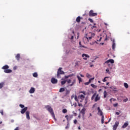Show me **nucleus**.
I'll list each match as a JSON object with an SVG mask.
<instances>
[{
  "instance_id": "1",
  "label": "nucleus",
  "mask_w": 130,
  "mask_h": 130,
  "mask_svg": "<svg viewBox=\"0 0 130 130\" xmlns=\"http://www.w3.org/2000/svg\"><path fill=\"white\" fill-rule=\"evenodd\" d=\"M98 115H100V116H102V123L103 124L104 123V115H103V112L102 111V110L100 109V107H98Z\"/></svg>"
},
{
  "instance_id": "2",
  "label": "nucleus",
  "mask_w": 130,
  "mask_h": 130,
  "mask_svg": "<svg viewBox=\"0 0 130 130\" xmlns=\"http://www.w3.org/2000/svg\"><path fill=\"white\" fill-rule=\"evenodd\" d=\"M2 70H4V72L6 74H10L13 72L12 70L9 69V66L5 65L2 68Z\"/></svg>"
},
{
  "instance_id": "3",
  "label": "nucleus",
  "mask_w": 130,
  "mask_h": 130,
  "mask_svg": "<svg viewBox=\"0 0 130 130\" xmlns=\"http://www.w3.org/2000/svg\"><path fill=\"white\" fill-rule=\"evenodd\" d=\"M45 108H46L47 110L51 113V115L53 116V117L55 118V115H54V112H53V109H52V108L50 106H46Z\"/></svg>"
},
{
  "instance_id": "4",
  "label": "nucleus",
  "mask_w": 130,
  "mask_h": 130,
  "mask_svg": "<svg viewBox=\"0 0 130 130\" xmlns=\"http://www.w3.org/2000/svg\"><path fill=\"white\" fill-rule=\"evenodd\" d=\"M61 70H62V68H59L57 72V78L58 79H60L61 78L60 75H64V72H63Z\"/></svg>"
},
{
  "instance_id": "5",
  "label": "nucleus",
  "mask_w": 130,
  "mask_h": 130,
  "mask_svg": "<svg viewBox=\"0 0 130 130\" xmlns=\"http://www.w3.org/2000/svg\"><path fill=\"white\" fill-rule=\"evenodd\" d=\"M89 17H95V16H97V13H94L93 10H90L89 13Z\"/></svg>"
},
{
  "instance_id": "6",
  "label": "nucleus",
  "mask_w": 130,
  "mask_h": 130,
  "mask_svg": "<svg viewBox=\"0 0 130 130\" xmlns=\"http://www.w3.org/2000/svg\"><path fill=\"white\" fill-rule=\"evenodd\" d=\"M119 124V122L118 121L115 122L114 125L113 126V129L116 130V128H117V126H118Z\"/></svg>"
},
{
  "instance_id": "7",
  "label": "nucleus",
  "mask_w": 130,
  "mask_h": 130,
  "mask_svg": "<svg viewBox=\"0 0 130 130\" xmlns=\"http://www.w3.org/2000/svg\"><path fill=\"white\" fill-rule=\"evenodd\" d=\"M51 82L52 84H57V79H55L54 77H52L51 79Z\"/></svg>"
},
{
  "instance_id": "8",
  "label": "nucleus",
  "mask_w": 130,
  "mask_h": 130,
  "mask_svg": "<svg viewBox=\"0 0 130 130\" xmlns=\"http://www.w3.org/2000/svg\"><path fill=\"white\" fill-rule=\"evenodd\" d=\"M27 109H28V107H24L23 109H22L21 110L20 113H21V114H24V113H25L26 112H27Z\"/></svg>"
},
{
  "instance_id": "9",
  "label": "nucleus",
  "mask_w": 130,
  "mask_h": 130,
  "mask_svg": "<svg viewBox=\"0 0 130 130\" xmlns=\"http://www.w3.org/2000/svg\"><path fill=\"white\" fill-rule=\"evenodd\" d=\"M66 118L67 119L68 122H69V119H72L74 117V115H66L65 116Z\"/></svg>"
},
{
  "instance_id": "10",
  "label": "nucleus",
  "mask_w": 130,
  "mask_h": 130,
  "mask_svg": "<svg viewBox=\"0 0 130 130\" xmlns=\"http://www.w3.org/2000/svg\"><path fill=\"white\" fill-rule=\"evenodd\" d=\"M25 114H26L27 119H28V120H30V112H29L28 111H27L25 112Z\"/></svg>"
},
{
  "instance_id": "11",
  "label": "nucleus",
  "mask_w": 130,
  "mask_h": 130,
  "mask_svg": "<svg viewBox=\"0 0 130 130\" xmlns=\"http://www.w3.org/2000/svg\"><path fill=\"white\" fill-rule=\"evenodd\" d=\"M109 62H110L111 63H114V60H113L112 59H110L107 60L105 62V63H109Z\"/></svg>"
},
{
  "instance_id": "12",
  "label": "nucleus",
  "mask_w": 130,
  "mask_h": 130,
  "mask_svg": "<svg viewBox=\"0 0 130 130\" xmlns=\"http://www.w3.org/2000/svg\"><path fill=\"white\" fill-rule=\"evenodd\" d=\"M99 100H100V96H99V94H97L95 98L94 101L95 102H97Z\"/></svg>"
},
{
  "instance_id": "13",
  "label": "nucleus",
  "mask_w": 130,
  "mask_h": 130,
  "mask_svg": "<svg viewBox=\"0 0 130 130\" xmlns=\"http://www.w3.org/2000/svg\"><path fill=\"white\" fill-rule=\"evenodd\" d=\"M85 111H86V109L85 108H83L80 111L81 113H82V116H85Z\"/></svg>"
},
{
  "instance_id": "14",
  "label": "nucleus",
  "mask_w": 130,
  "mask_h": 130,
  "mask_svg": "<svg viewBox=\"0 0 130 130\" xmlns=\"http://www.w3.org/2000/svg\"><path fill=\"white\" fill-rule=\"evenodd\" d=\"M35 92V88L34 87H31L30 89L29 90V93L30 94H33Z\"/></svg>"
},
{
  "instance_id": "15",
  "label": "nucleus",
  "mask_w": 130,
  "mask_h": 130,
  "mask_svg": "<svg viewBox=\"0 0 130 130\" xmlns=\"http://www.w3.org/2000/svg\"><path fill=\"white\" fill-rule=\"evenodd\" d=\"M127 125H128V122H126L124 123V124L122 126V128H125V127H126V126H127Z\"/></svg>"
},
{
  "instance_id": "16",
  "label": "nucleus",
  "mask_w": 130,
  "mask_h": 130,
  "mask_svg": "<svg viewBox=\"0 0 130 130\" xmlns=\"http://www.w3.org/2000/svg\"><path fill=\"white\" fill-rule=\"evenodd\" d=\"M110 89H112V90H113V91H114V92H117V90L116 89V87L115 86H112L110 87Z\"/></svg>"
},
{
  "instance_id": "17",
  "label": "nucleus",
  "mask_w": 130,
  "mask_h": 130,
  "mask_svg": "<svg viewBox=\"0 0 130 130\" xmlns=\"http://www.w3.org/2000/svg\"><path fill=\"white\" fill-rule=\"evenodd\" d=\"M81 19H82V18H81L80 16L77 17V18H76V22L77 23H80V22H81Z\"/></svg>"
},
{
  "instance_id": "18",
  "label": "nucleus",
  "mask_w": 130,
  "mask_h": 130,
  "mask_svg": "<svg viewBox=\"0 0 130 130\" xmlns=\"http://www.w3.org/2000/svg\"><path fill=\"white\" fill-rule=\"evenodd\" d=\"M82 57H86L88 58L90 57V56H89V55L86 54H82Z\"/></svg>"
},
{
  "instance_id": "19",
  "label": "nucleus",
  "mask_w": 130,
  "mask_h": 130,
  "mask_svg": "<svg viewBox=\"0 0 130 130\" xmlns=\"http://www.w3.org/2000/svg\"><path fill=\"white\" fill-rule=\"evenodd\" d=\"M77 79H78L79 83H81V82H82V78L79 75L77 76Z\"/></svg>"
},
{
  "instance_id": "20",
  "label": "nucleus",
  "mask_w": 130,
  "mask_h": 130,
  "mask_svg": "<svg viewBox=\"0 0 130 130\" xmlns=\"http://www.w3.org/2000/svg\"><path fill=\"white\" fill-rule=\"evenodd\" d=\"M107 95H108V94L107 93V92L106 91V90H105L104 91V98H106V97L107 96Z\"/></svg>"
},
{
  "instance_id": "21",
  "label": "nucleus",
  "mask_w": 130,
  "mask_h": 130,
  "mask_svg": "<svg viewBox=\"0 0 130 130\" xmlns=\"http://www.w3.org/2000/svg\"><path fill=\"white\" fill-rule=\"evenodd\" d=\"M75 84H76V79H74L73 82L72 83V84H70L69 86H70V87H72V86H73V85H75Z\"/></svg>"
},
{
  "instance_id": "22",
  "label": "nucleus",
  "mask_w": 130,
  "mask_h": 130,
  "mask_svg": "<svg viewBox=\"0 0 130 130\" xmlns=\"http://www.w3.org/2000/svg\"><path fill=\"white\" fill-rule=\"evenodd\" d=\"M64 88L61 87L60 88L59 92H60V93H62V92H64Z\"/></svg>"
},
{
  "instance_id": "23",
  "label": "nucleus",
  "mask_w": 130,
  "mask_h": 130,
  "mask_svg": "<svg viewBox=\"0 0 130 130\" xmlns=\"http://www.w3.org/2000/svg\"><path fill=\"white\" fill-rule=\"evenodd\" d=\"M33 77H34V78H37V77H38V74H37V73L35 72L32 74Z\"/></svg>"
},
{
  "instance_id": "24",
  "label": "nucleus",
  "mask_w": 130,
  "mask_h": 130,
  "mask_svg": "<svg viewBox=\"0 0 130 130\" xmlns=\"http://www.w3.org/2000/svg\"><path fill=\"white\" fill-rule=\"evenodd\" d=\"M16 59H17V60H19L20 59V54H17L16 55V56H15Z\"/></svg>"
},
{
  "instance_id": "25",
  "label": "nucleus",
  "mask_w": 130,
  "mask_h": 130,
  "mask_svg": "<svg viewBox=\"0 0 130 130\" xmlns=\"http://www.w3.org/2000/svg\"><path fill=\"white\" fill-rule=\"evenodd\" d=\"M123 85H124V87H125L126 89H127V88H128V84H127V83H124Z\"/></svg>"
},
{
  "instance_id": "26",
  "label": "nucleus",
  "mask_w": 130,
  "mask_h": 130,
  "mask_svg": "<svg viewBox=\"0 0 130 130\" xmlns=\"http://www.w3.org/2000/svg\"><path fill=\"white\" fill-rule=\"evenodd\" d=\"M66 83H67V80H63L61 81V85H64V84H66Z\"/></svg>"
},
{
  "instance_id": "27",
  "label": "nucleus",
  "mask_w": 130,
  "mask_h": 130,
  "mask_svg": "<svg viewBox=\"0 0 130 130\" xmlns=\"http://www.w3.org/2000/svg\"><path fill=\"white\" fill-rule=\"evenodd\" d=\"M4 85H5V83H4V82L0 83V89H2V88H3V87H4Z\"/></svg>"
},
{
  "instance_id": "28",
  "label": "nucleus",
  "mask_w": 130,
  "mask_h": 130,
  "mask_svg": "<svg viewBox=\"0 0 130 130\" xmlns=\"http://www.w3.org/2000/svg\"><path fill=\"white\" fill-rule=\"evenodd\" d=\"M80 99H81L82 100H84V98H85V96L83 94H81L80 96Z\"/></svg>"
},
{
  "instance_id": "29",
  "label": "nucleus",
  "mask_w": 130,
  "mask_h": 130,
  "mask_svg": "<svg viewBox=\"0 0 130 130\" xmlns=\"http://www.w3.org/2000/svg\"><path fill=\"white\" fill-rule=\"evenodd\" d=\"M96 96V93H94L91 97V100H93Z\"/></svg>"
},
{
  "instance_id": "30",
  "label": "nucleus",
  "mask_w": 130,
  "mask_h": 130,
  "mask_svg": "<svg viewBox=\"0 0 130 130\" xmlns=\"http://www.w3.org/2000/svg\"><path fill=\"white\" fill-rule=\"evenodd\" d=\"M68 112V110L66 109H63L62 110V113H67Z\"/></svg>"
},
{
  "instance_id": "31",
  "label": "nucleus",
  "mask_w": 130,
  "mask_h": 130,
  "mask_svg": "<svg viewBox=\"0 0 130 130\" xmlns=\"http://www.w3.org/2000/svg\"><path fill=\"white\" fill-rule=\"evenodd\" d=\"M112 49L114 50L115 49V43H113L112 44Z\"/></svg>"
},
{
  "instance_id": "32",
  "label": "nucleus",
  "mask_w": 130,
  "mask_h": 130,
  "mask_svg": "<svg viewBox=\"0 0 130 130\" xmlns=\"http://www.w3.org/2000/svg\"><path fill=\"white\" fill-rule=\"evenodd\" d=\"M94 77L89 79V81H88L89 83L90 84V83H91V81H93V80H94Z\"/></svg>"
},
{
  "instance_id": "33",
  "label": "nucleus",
  "mask_w": 130,
  "mask_h": 130,
  "mask_svg": "<svg viewBox=\"0 0 130 130\" xmlns=\"http://www.w3.org/2000/svg\"><path fill=\"white\" fill-rule=\"evenodd\" d=\"M118 112H116L117 115H119V113H121V111H118Z\"/></svg>"
},
{
  "instance_id": "34",
  "label": "nucleus",
  "mask_w": 130,
  "mask_h": 130,
  "mask_svg": "<svg viewBox=\"0 0 130 130\" xmlns=\"http://www.w3.org/2000/svg\"><path fill=\"white\" fill-rule=\"evenodd\" d=\"M19 106H20V107H21V108H24V107H25V106L22 104H20Z\"/></svg>"
},
{
  "instance_id": "35",
  "label": "nucleus",
  "mask_w": 130,
  "mask_h": 130,
  "mask_svg": "<svg viewBox=\"0 0 130 130\" xmlns=\"http://www.w3.org/2000/svg\"><path fill=\"white\" fill-rule=\"evenodd\" d=\"M74 99H75V101H77V102L79 101V100H78V98L77 97V95L75 96Z\"/></svg>"
},
{
  "instance_id": "36",
  "label": "nucleus",
  "mask_w": 130,
  "mask_h": 130,
  "mask_svg": "<svg viewBox=\"0 0 130 130\" xmlns=\"http://www.w3.org/2000/svg\"><path fill=\"white\" fill-rule=\"evenodd\" d=\"M79 45L80 47H85L84 46L82 45V43L81 42H79Z\"/></svg>"
},
{
  "instance_id": "37",
  "label": "nucleus",
  "mask_w": 130,
  "mask_h": 130,
  "mask_svg": "<svg viewBox=\"0 0 130 130\" xmlns=\"http://www.w3.org/2000/svg\"><path fill=\"white\" fill-rule=\"evenodd\" d=\"M68 94H70V91L69 90H67L66 95H68Z\"/></svg>"
},
{
  "instance_id": "38",
  "label": "nucleus",
  "mask_w": 130,
  "mask_h": 130,
  "mask_svg": "<svg viewBox=\"0 0 130 130\" xmlns=\"http://www.w3.org/2000/svg\"><path fill=\"white\" fill-rule=\"evenodd\" d=\"M73 76H75V74H70V75H68V77L69 78H71V77H73Z\"/></svg>"
},
{
  "instance_id": "39",
  "label": "nucleus",
  "mask_w": 130,
  "mask_h": 130,
  "mask_svg": "<svg viewBox=\"0 0 130 130\" xmlns=\"http://www.w3.org/2000/svg\"><path fill=\"white\" fill-rule=\"evenodd\" d=\"M108 78V77H106L104 78V79L103 80V82H106V78Z\"/></svg>"
},
{
  "instance_id": "40",
  "label": "nucleus",
  "mask_w": 130,
  "mask_h": 130,
  "mask_svg": "<svg viewBox=\"0 0 130 130\" xmlns=\"http://www.w3.org/2000/svg\"><path fill=\"white\" fill-rule=\"evenodd\" d=\"M78 122V121L77 120V119H75L74 120V123L75 124H77V123Z\"/></svg>"
},
{
  "instance_id": "41",
  "label": "nucleus",
  "mask_w": 130,
  "mask_h": 130,
  "mask_svg": "<svg viewBox=\"0 0 130 130\" xmlns=\"http://www.w3.org/2000/svg\"><path fill=\"white\" fill-rule=\"evenodd\" d=\"M90 86H91L92 88H96V85H95L94 84H91Z\"/></svg>"
},
{
  "instance_id": "42",
  "label": "nucleus",
  "mask_w": 130,
  "mask_h": 130,
  "mask_svg": "<svg viewBox=\"0 0 130 130\" xmlns=\"http://www.w3.org/2000/svg\"><path fill=\"white\" fill-rule=\"evenodd\" d=\"M128 101V99L126 98L123 100V102H127Z\"/></svg>"
},
{
  "instance_id": "43",
  "label": "nucleus",
  "mask_w": 130,
  "mask_h": 130,
  "mask_svg": "<svg viewBox=\"0 0 130 130\" xmlns=\"http://www.w3.org/2000/svg\"><path fill=\"white\" fill-rule=\"evenodd\" d=\"M88 20L90 23H93V19H92L91 18H89Z\"/></svg>"
},
{
  "instance_id": "44",
  "label": "nucleus",
  "mask_w": 130,
  "mask_h": 130,
  "mask_svg": "<svg viewBox=\"0 0 130 130\" xmlns=\"http://www.w3.org/2000/svg\"><path fill=\"white\" fill-rule=\"evenodd\" d=\"M117 105H118V104L116 103V104H113V106L114 107H116L117 106Z\"/></svg>"
},
{
  "instance_id": "45",
  "label": "nucleus",
  "mask_w": 130,
  "mask_h": 130,
  "mask_svg": "<svg viewBox=\"0 0 130 130\" xmlns=\"http://www.w3.org/2000/svg\"><path fill=\"white\" fill-rule=\"evenodd\" d=\"M67 83H68V84H71V79L68 80L67 81Z\"/></svg>"
},
{
  "instance_id": "46",
  "label": "nucleus",
  "mask_w": 130,
  "mask_h": 130,
  "mask_svg": "<svg viewBox=\"0 0 130 130\" xmlns=\"http://www.w3.org/2000/svg\"><path fill=\"white\" fill-rule=\"evenodd\" d=\"M70 127L69 126V122H68V124H67V125L66 126V129H68V128H69Z\"/></svg>"
},
{
  "instance_id": "47",
  "label": "nucleus",
  "mask_w": 130,
  "mask_h": 130,
  "mask_svg": "<svg viewBox=\"0 0 130 130\" xmlns=\"http://www.w3.org/2000/svg\"><path fill=\"white\" fill-rule=\"evenodd\" d=\"M86 77H87V78H90V75L87 73V74H86Z\"/></svg>"
},
{
  "instance_id": "48",
  "label": "nucleus",
  "mask_w": 130,
  "mask_h": 130,
  "mask_svg": "<svg viewBox=\"0 0 130 130\" xmlns=\"http://www.w3.org/2000/svg\"><path fill=\"white\" fill-rule=\"evenodd\" d=\"M80 93H82V94H84V95H86V92L85 91H81Z\"/></svg>"
},
{
  "instance_id": "49",
  "label": "nucleus",
  "mask_w": 130,
  "mask_h": 130,
  "mask_svg": "<svg viewBox=\"0 0 130 130\" xmlns=\"http://www.w3.org/2000/svg\"><path fill=\"white\" fill-rule=\"evenodd\" d=\"M0 113H1L2 115H4V111H1Z\"/></svg>"
},
{
  "instance_id": "50",
  "label": "nucleus",
  "mask_w": 130,
  "mask_h": 130,
  "mask_svg": "<svg viewBox=\"0 0 130 130\" xmlns=\"http://www.w3.org/2000/svg\"><path fill=\"white\" fill-rule=\"evenodd\" d=\"M87 39H89V40H91L92 39V37H89L88 38H86Z\"/></svg>"
},
{
  "instance_id": "51",
  "label": "nucleus",
  "mask_w": 130,
  "mask_h": 130,
  "mask_svg": "<svg viewBox=\"0 0 130 130\" xmlns=\"http://www.w3.org/2000/svg\"><path fill=\"white\" fill-rule=\"evenodd\" d=\"M73 105H74L75 107H77V103H75L74 104H73ZM73 105H72V106Z\"/></svg>"
},
{
  "instance_id": "52",
  "label": "nucleus",
  "mask_w": 130,
  "mask_h": 130,
  "mask_svg": "<svg viewBox=\"0 0 130 130\" xmlns=\"http://www.w3.org/2000/svg\"><path fill=\"white\" fill-rule=\"evenodd\" d=\"M89 84H90L89 82H87L84 83L85 85H89Z\"/></svg>"
},
{
  "instance_id": "53",
  "label": "nucleus",
  "mask_w": 130,
  "mask_h": 130,
  "mask_svg": "<svg viewBox=\"0 0 130 130\" xmlns=\"http://www.w3.org/2000/svg\"><path fill=\"white\" fill-rule=\"evenodd\" d=\"M106 73H109V69H107L106 70Z\"/></svg>"
},
{
  "instance_id": "54",
  "label": "nucleus",
  "mask_w": 130,
  "mask_h": 130,
  "mask_svg": "<svg viewBox=\"0 0 130 130\" xmlns=\"http://www.w3.org/2000/svg\"><path fill=\"white\" fill-rule=\"evenodd\" d=\"M93 28H96V26L95 25H93L91 27V29H93Z\"/></svg>"
},
{
  "instance_id": "55",
  "label": "nucleus",
  "mask_w": 130,
  "mask_h": 130,
  "mask_svg": "<svg viewBox=\"0 0 130 130\" xmlns=\"http://www.w3.org/2000/svg\"><path fill=\"white\" fill-rule=\"evenodd\" d=\"M64 78H65V79H68V78H69V75H68V76H64Z\"/></svg>"
},
{
  "instance_id": "56",
  "label": "nucleus",
  "mask_w": 130,
  "mask_h": 130,
  "mask_svg": "<svg viewBox=\"0 0 130 130\" xmlns=\"http://www.w3.org/2000/svg\"><path fill=\"white\" fill-rule=\"evenodd\" d=\"M13 70H17V66L14 67Z\"/></svg>"
},
{
  "instance_id": "57",
  "label": "nucleus",
  "mask_w": 130,
  "mask_h": 130,
  "mask_svg": "<svg viewBox=\"0 0 130 130\" xmlns=\"http://www.w3.org/2000/svg\"><path fill=\"white\" fill-rule=\"evenodd\" d=\"M78 106L79 107L83 106V105H82V104H78Z\"/></svg>"
},
{
  "instance_id": "58",
  "label": "nucleus",
  "mask_w": 130,
  "mask_h": 130,
  "mask_svg": "<svg viewBox=\"0 0 130 130\" xmlns=\"http://www.w3.org/2000/svg\"><path fill=\"white\" fill-rule=\"evenodd\" d=\"M14 130H19V127H16Z\"/></svg>"
},
{
  "instance_id": "59",
  "label": "nucleus",
  "mask_w": 130,
  "mask_h": 130,
  "mask_svg": "<svg viewBox=\"0 0 130 130\" xmlns=\"http://www.w3.org/2000/svg\"><path fill=\"white\" fill-rule=\"evenodd\" d=\"M73 113H74L75 116H77V113H75V112H73Z\"/></svg>"
},
{
  "instance_id": "60",
  "label": "nucleus",
  "mask_w": 130,
  "mask_h": 130,
  "mask_svg": "<svg viewBox=\"0 0 130 130\" xmlns=\"http://www.w3.org/2000/svg\"><path fill=\"white\" fill-rule=\"evenodd\" d=\"M80 77H81V78H84V75H83L82 74H80Z\"/></svg>"
},
{
  "instance_id": "61",
  "label": "nucleus",
  "mask_w": 130,
  "mask_h": 130,
  "mask_svg": "<svg viewBox=\"0 0 130 130\" xmlns=\"http://www.w3.org/2000/svg\"><path fill=\"white\" fill-rule=\"evenodd\" d=\"M71 39V40H73V39H74V36H72Z\"/></svg>"
},
{
  "instance_id": "62",
  "label": "nucleus",
  "mask_w": 130,
  "mask_h": 130,
  "mask_svg": "<svg viewBox=\"0 0 130 130\" xmlns=\"http://www.w3.org/2000/svg\"><path fill=\"white\" fill-rule=\"evenodd\" d=\"M83 59H84V60H87V58L86 57H84Z\"/></svg>"
},
{
  "instance_id": "63",
  "label": "nucleus",
  "mask_w": 130,
  "mask_h": 130,
  "mask_svg": "<svg viewBox=\"0 0 130 130\" xmlns=\"http://www.w3.org/2000/svg\"><path fill=\"white\" fill-rule=\"evenodd\" d=\"M110 120H111V118H109V119L108 122H110Z\"/></svg>"
},
{
  "instance_id": "64",
  "label": "nucleus",
  "mask_w": 130,
  "mask_h": 130,
  "mask_svg": "<svg viewBox=\"0 0 130 130\" xmlns=\"http://www.w3.org/2000/svg\"><path fill=\"white\" fill-rule=\"evenodd\" d=\"M11 122H12V123H13V122H14V119H12V120H11Z\"/></svg>"
}]
</instances>
